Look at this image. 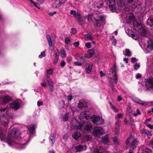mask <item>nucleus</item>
<instances>
[{
    "label": "nucleus",
    "mask_w": 153,
    "mask_h": 153,
    "mask_svg": "<svg viewBox=\"0 0 153 153\" xmlns=\"http://www.w3.org/2000/svg\"><path fill=\"white\" fill-rule=\"evenodd\" d=\"M123 116V114H119L117 115L116 116L118 118H121Z\"/></svg>",
    "instance_id": "56"
},
{
    "label": "nucleus",
    "mask_w": 153,
    "mask_h": 153,
    "mask_svg": "<svg viewBox=\"0 0 153 153\" xmlns=\"http://www.w3.org/2000/svg\"><path fill=\"white\" fill-rule=\"evenodd\" d=\"M110 105L111 108L114 112H117L118 111V110L116 109V107L113 106L111 103H110Z\"/></svg>",
    "instance_id": "42"
},
{
    "label": "nucleus",
    "mask_w": 153,
    "mask_h": 153,
    "mask_svg": "<svg viewBox=\"0 0 153 153\" xmlns=\"http://www.w3.org/2000/svg\"><path fill=\"white\" fill-rule=\"evenodd\" d=\"M9 133L8 132L7 134L8 135L7 137H4L2 131V128L0 127V138L2 140H3L5 142H6L8 144L10 145L9 142Z\"/></svg>",
    "instance_id": "14"
},
{
    "label": "nucleus",
    "mask_w": 153,
    "mask_h": 153,
    "mask_svg": "<svg viewBox=\"0 0 153 153\" xmlns=\"http://www.w3.org/2000/svg\"><path fill=\"white\" fill-rule=\"evenodd\" d=\"M58 58H55V59L53 62V64H54L55 65H56L57 64L58 61Z\"/></svg>",
    "instance_id": "61"
},
{
    "label": "nucleus",
    "mask_w": 153,
    "mask_h": 153,
    "mask_svg": "<svg viewBox=\"0 0 153 153\" xmlns=\"http://www.w3.org/2000/svg\"><path fill=\"white\" fill-rule=\"evenodd\" d=\"M81 133L79 132H76L72 135V137L75 140H77L80 137Z\"/></svg>",
    "instance_id": "26"
},
{
    "label": "nucleus",
    "mask_w": 153,
    "mask_h": 153,
    "mask_svg": "<svg viewBox=\"0 0 153 153\" xmlns=\"http://www.w3.org/2000/svg\"><path fill=\"white\" fill-rule=\"evenodd\" d=\"M37 105L39 106L40 105H42L43 104V103L42 102H40L39 101H38L37 102Z\"/></svg>",
    "instance_id": "64"
},
{
    "label": "nucleus",
    "mask_w": 153,
    "mask_h": 153,
    "mask_svg": "<svg viewBox=\"0 0 153 153\" xmlns=\"http://www.w3.org/2000/svg\"><path fill=\"white\" fill-rule=\"evenodd\" d=\"M65 65V63L64 61H62L60 65L62 67H64Z\"/></svg>",
    "instance_id": "62"
},
{
    "label": "nucleus",
    "mask_w": 153,
    "mask_h": 153,
    "mask_svg": "<svg viewBox=\"0 0 153 153\" xmlns=\"http://www.w3.org/2000/svg\"><path fill=\"white\" fill-rule=\"evenodd\" d=\"M104 134V131L103 128L100 127L96 126L94 128L92 135L94 137L98 138Z\"/></svg>",
    "instance_id": "7"
},
{
    "label": "nucleus",
    "mask_w": 153,
    "mask_h": 153,
    "mask_svg": "<svg viewBox=\"0 0 153 153\" xmlns=\"http://www.w3.org/2000/svg\"><path fill=\"white\" fill-rule=\"evenodd\" d=\"M119 9L120 10H124L125 8V3L124 0L120 1V4L118 6Z\"/></svg>",
    "instance_id": "24"
},
{
    "label": "nucleus",
    "mask_w": 153,
    "mask_h": 153,
    "mask_svg": "<svg viewBox=\"0 0 153 153\" xmlns=\"http://www.w3.org/2000/svg\"><path fill=\"white\" fill-rule=\"evenodd\" d=\"M70 13L74 15H76V12L74 10H71L70 12Z\"/></svg>",
    "instance_id": "59"
},
{
    "label": "nucleus",
    "mask_w": 153,
    "mask_h": 153,
    "mask_svg": "<svg viewBox=\"0 0 153 153\" xmlns=\"http://www.w3.org/2000/svg\"><path fill=\"white\" fill-rule=\"evenodd\" d=\"M113 77L114 78L113 81L115 83L117 84V75L116 74L114 75L113 76Z\"/></svg>",
    "instance_id": "43"
},
{
    "label": "nucleus",
    "mask_w": 153,
    "mask_h": 153,
    "mask_svg": "<svg viewBox=\"0 0 153 153\" xmlns=\"http://www.w3.org/2000/svg\"><path fill=\"white\" fill-rule=\"evenodd\" d=\"M104 150L100 146H98L96 148L94 151L95 153H104Z\"/></svg>",
    "instance_id": "28"
},
{
    "label": "nucleus",
    "mask_w": 153,
    "mask_h": 153,
    "mask_svg": "<svg viewBox=\"0 0 153 153\" xmlns=\"http://www.w3.org/2000/svg\"><path fill=\"white\" fill-rule=\"evenodd\" d=\"M56 135L53 134L49 138V142L51 144V146H53L55 143L56 140Z\"/></svg>",
    "instance_id": "20"
},
{
    "label": "nucleus",
    "mask_w": 153,
    "mask_h": 153,
    "mask_svg": "<svg viewBox=\"0 0 153 153\" xmlns=\"http://www.w3.org/2000/svg\"><path fill=\"white\" fill-rule=\"evenodd\" d=\"M146 126L151 129H153V125L149 124H146Z\"/></svg>",
    "instance_id": "50"
},
{
    "label": "nucleus",
    "mask_w": 153,
    "mask_h": 153,
    "mask_svg": "<svg viewBox=\"0 0 153 153\" xmlns=\"http://www.w3.org/2000/svg\"><path fill=\"white\" fill-rule=\"evenodd\" d=\"M85 18L87 19L88 20L91 19L93 22L94 26H95L100 27L104 22L105 20V17L103 16L98 15L95 13H92L86 15Z\"/></svg>",
    "instance_id": "2"
},
{
    "label": "nucleus",
    "mask_w": 153,
    "mask_h": 153,
    "mask_svg": "<svg viewBox=\"0 0 153 153\" xmlns=\"http://www.w3.org/2000/svg\"><path fill=\"white\" fill-rule=\"evenodd\" d=\"M60 56L62 58H65L66 56L65 51L63 49H62L60 50Z\"/></svg>",
    "instance_id": "30"
},
{
    "label": "nucleus",
    "mask_w": 153,
    "mask_h": 153,
    "mask_svg": "<svg viewBox=\"0 0 153 153\" xmlns=\"http://www.w3.org/2000/svg\"><path fill=\"white\" fill-rule=\"evenodd\" d=\"M109 83L110 84L111 88L113 90H114V87L113 82L111 81H109Z\"/></svg>",
    "instance_id": "57"
},
{
    "label": "nucleus",
    "mask_w": 153,
    "mask_h": 153,
    "mask_svg": "<svg viewBox=\"0 0 153 153\" xmlns=\"http://www.w3.org/2000/svg\"><path fill=\"white\" fill-rule=\"evenodd\" d=\"M137 113H134L133 114V115L134 116H136L139 114H140V112L138 109H137L136 110Z\"/></svg>",
    "instance_id": "46"
},
{
    "label": "nucleus",
    "mask_w": 153,
    "mask_h": 153,
    "mask_svg": "<svg viewBox=\"0 0 153 153\" xmlns=\"http://www.w3.org/2000/svg\"><path fill=\"white\" fill-rule=\"evenodd\" d=\"M108 140V135H106L102 137V140L101 142L102 143L105 144L106 143Z\"/></svg>",
    "instance_id": "31"
},
{
    "label": "nucleus",
    "mask_w": 153,
    "mask_h": 153,
    "mask_svg": "<svg viewBox=\"0 0 153 153\" xmlns=\"http://www.w3.org/2000/svg\"><path fill=\"white\" fill-rule=\"evenodd\" d=\"M138 141L133 137H130L127 140L126 144L129 146L130 150H133L135 149L138 145Z\"/></svg>",
    "instance_id": "4"
},
{
    "label": "nucleus",
    "mask_w": 153,
    "mask_h": 153,
    "mask_svg": "<svg viewBox=\"0 0 153 153\" xmlns=\"http://www.w3.org/2000/svg\"><path fill=\"white\" fill-rule=\"evenodd\" d=\"M87 147L85 145H79L75 147V150L76 152H80L86 149Z\"/></svg>",
    "instance_id": "18"
},
{
    "label": "nucleus",
    "mask_w": 153,
    "mask_h": 153,
    "mask_svg": "<svg viewBox=\"0 0 153 153\" xmlns=\"http://www.w3.org/2000/svg\"><path fill=\"white\" fill-rule=\"evenodd\" d=\"M113 141L114 142V143H115L116 144H118L119 142L118 140V139H117V138L116 137H114L113 139Z\"/></svg>",
    "instance_id": "48"
},
{
    "label": "nucleus",
    "mask_w": 153,
    "mask_h": 153,
    "mask_svg": "<svg viewBox=\"0 0 153 153\" xmlns=\"http://www.w3.org/2000/svg\"><path fill=\"white\" fill-rule=\"evenodd\" d=\"M130 36H131L133 39L137 40L138 39V37L137 36H136L134 34H130Z\"/></svg>",
    "instance_id": "45"
},
{
    "label": "nucleus",
    "mask_w": 153,
    "mask_h": 153,
    "mask_svg": "<svg viewBox=\"0 0 153 153\" xmlns=\"http://www.w3.org/2000/svg\"><path fill=\"white\" fill-rule=\"evenodd\" d=\"M127 112L129 113H131L132 112V110L130 107H128L127 108Z\"/></svg>",
    "instance_id": "58"
},
{
    "label": "nucleus",
    "mask_w": 153,
    "mask_h": 153,
    "mask_svg": "<svg viewBox=\"0 0 153 153\" xmlns=\"http://www.w3.org/2000/svg\"><path fill=\"white\" fill-rule=\"evenodd\" d=\"M79 42L78 41L75 42L74 44V45L75 47H78L79 45Z\"/></svg>",
    "instance_id": "60"
},
{
    "label": "nucleus",
    "mask_w": 153,
    "mask_h": 153,
    "mask_svg": "<svg viewBox=\"0 0 153 153\" xmlns=\"http://www.w3.org/2000/svg\"><path fill=\"white\" fill-rule=\"evenodd\" d=\"M53 70L52 69L47 70L46 71L47 75H52L53 74Z\"/></svg>",
    "instance_id": "39"
},
{
    "label": "nucleus",
    "mask_w": 153,
    "mask_h": 153,
    "mask_svg": "<svg viewBox=\"0 0 153 153\" xmlns=\"http://www.w3.org/2000/svg\"><path fill=\"white\" fill-rule=\"evenodd\" d=\"M45 51H44L43 52H42L39 55V57L40 58H42L44 57L45 56Z\"/></svg>",
    "instance_id": "49"
},
{
    "label": "nucleus",
    "mask_w": 153,
    "mask_h": 153,
    "mask_svg": "<svg viewBox=\"0 0 153 153\" xmlns=\"http://www.w3.org/2000/svg\"><path fill=\"white\" fill-rule=\"evenodd\" d=\"M72 128L76 130H80L85 133H89L91 132L92 129V126L90 123L86 125L83 129L84 126L82 124L77 123L75 125H73Z\"/></svg>",
    "instance_id": "3"
},
{
    "label": "nucleus",
    "mask_w": 153,
    "mask_h": 153,
    "mask_svg": "<svg viewBox=\"0 0 153 153\" xmlns=\"http://www.w3.org/2000/svg\"><path fill=\"white\" fill-rule=\"evenodd\" d=\"M147 24L150 27H153V17H150L148 19Z\"/></svg>",
    "instance_id": "22"
},
{
    "label": "nucleus",
    "mask_w": 153,
    "mask_h": 153,
    "mask_svg": "<svg viewBox=\"0 0 153 153\" xmlns=\"http://www.w3.org/2000/svg\"><path fill=\"white\" fill-rule=\"evenodd\" d=\"M86 106V103L84 101H79L77 107L79 108H84Z\"/></svg>",
    "instance_id": "27"
},
{
    "label": "nucleus",
    "mask_w": 153,
    "mask_h": 153,
    "mask_svg": "<svg viewBox=\"0 0 153 153\" xmlns=\"http://www.w3.org/2000/svg\"><path fill=\"white\" fill-rule=\"evenodd\" d=\"M140 65L139 64H138L137 63H136L134 65L133 67L134 68V69L135 70H137L138 69H139L140 67Z\"/></svg>",
    "instance_id": "41"
},
{
    "label": "nucleus",
    "mask_w": 153,
    "mask_h": 153,
    "mask_svg": "<svg viewBox=\"0 0 153 153\" xmlns=\"http://www.w3.org/2000/svg\"><path fill=\"white\" fill-rule=\"evenodd\" d=\"M93 2L94 7H95L100 8L103 7V4L102 0H92Z\"/></svg>",
    "instance_id": "15"
},
{
    "label": "nucleus",
    "mask_w": 153,
    "mask_h": 153,
    "mask_svg": "<svg viewBox=\"0 0 153 153\" xmlns=\"http://www.w3.org/2000/svg\"><path fill=\"white\" fill-rule=\"evenodd\" d=\"M135 9H138V12H140L142 11V8L140 7V5L137 6Z\"/></svg>",
    "instance_id": "52"
},
{
    "label": "nucleus",
    "mask_w": 153,
    "mask_h": 153,
    "mask_svg": "<svg viewBox=\"0 0 153 153\" xmlns=\"http://www.w3.org/2000/svg\"><path fill=\"white\" fill-rule=\"evenodd\" d=\"M46 37L49 46L50 47H51L54 44V40L52 39L51 36L49 35H47Z\"/></svg>",
    "instance_id": "17"
},
{
    "label": "nucleus",
    "mask_w": 153,
    "mask_h": 153,
    "mask_svg": "<svg viewBox=\"0 0 153 153\" xmlns=\"http://www.w3.org/2000/svg\"><path fill=\"white\" fill-rule=\"evenodd\" d=\"M74 64L76 65L79 66H81L82 65V64L79 61L74 62Z\"/></svg>",
    "instance_id": "54"
},
{
    "label": "nucleus",
    "mask_w": 153,
    "mask_h": 153,
    "mask_svg": "<svg viewBox=\"0 0 153 153\" xmlns=\"http://www.w3.org/2000/svg\"><path fill=\"white\" fill-rule=\"evenodd\" d=\"M107 4L110 10L111 11L115 12L117 10V7L115 0H108Z\"/></svg>",
    "instance_id": "11"
},
{
    "label": "nucleus",
    "mask_w": 153,
    "mask_h": 153,
    "mask_svg": "<svg viewBox=\"0 0 153 153\" xmlns=\"http://www.w3.org/2000/svg\"><path fill=\"white\" fill-rule=\"evenodd\" d=\"M10 100L9 95L4 94H1L0 93V105H3L8 103Z\"/></svg>",
    "instance_id": "12"
},
{
    "label": "nucleus",
    "mask_w": 153,
    "mask_h": 153,
    "mask_svg": "<svg viewBox=\"0 0 153 153\" xmlns=\"http://www.w3.org/2000/svg\"><path fill=\"white\" fill-rule=\"evenodd\" d=\"M92 137L90 135H86L85 137V139L87 141H89L92 139Z\"/></svg>",
    "instance_id": "44"
},
{
    "label": "nucleus",
    "mask_w": 153,
    "mask_h": 153,
    "mask_svg": "<svg viewBox=\"0 0 153 153\" xmlns=\"http://www.w3.org/2000/svg\"><path fill=\"white\" fill-rule=\"evenodd\" d=\"M142 153H152V152L149 148H145L143 150Z\"/></svg>",
    "instance_id": "34"
},
{
    "label": "nucleus",
    "mask_w": 153,
    "mask_h": 153,
    "mask_svg": "<svg viewBox=\"0 0 153 153\" xmlns=\"http://www.w3.org/2000/svg\"><path fill=\"white\" fill-rule=\"evenodd\" d=\"M137 61V59L135 57H132L131 58V62L134 63Z\"/></svg>",
    "instance_id": "55"
},
{
    "label": "nucleus",
    "mask_w": 153,
    "mask_h": 153,
    "mask_svg": "<svg viewBox=\"0 0 153 153\" xmlns=\"http://www.w3.org/2000/svg\"><path fill=\"white\" fill-rule=\"evenodd\" d=\"M6 111V114H7H7L9 113V111H10L9 108H8V106H7V107L4 108H1L0 109V111L1 112H4L5 111Z\"/></svg>",
    "instance_id": "35"
},
{
    "label": "nucleus",
    "mask_w": 153,
    "mask_h": 153,
    "mask_svg": "<svg viewBox=\"0 0 153 153\" xmlns=\"http://www.w3.org/2000/svg\"><path fill=\"white\" fill-rule=\"evenodd\" d=\"M76 33V29L75 28H72L71 29V35L74 34Z\"/></svg>",
    "instance_id": "51"
},
{
    "label": "nucleus",
    "mask_w": 153,
    "mask_h": 153,
    "mask_svg": "<svg viewBox=\"0 0 153 153\" xmlns=\"http://www.w3.org/2000/svg\"><path fill=\"white\" fill-rule=\"evenodd\" d=\"M133 28L134 30L138 31V33L141 35H145L146 34L145 30L142 27L141 25L137 21H134Z\"/></svg>",
    "instance_id": "5"
},
{
    "label": "nucleus",
    "mask_w": 153,
    "mask_h": 153,
    "mask_svg": "<svg viewBox=\"0 0 153 153\" xmlns=\"http://www.w3.org/2000/svg\"><path fill=\"white\" fill-rule=\"evenodd\" d=\"M94 54L93 49H89L88 51V53L85 54V56L87 58H89L92 56Z\"/></svg>",
    "instance_id": "23"
},
{
    "label": "nucleus",
    "mask_w": 153,
    "mask_h": 153,
    "mask_svg": "<svg viewBox=\"0 0 153 153\" xmlns=\"http://www.w3.org/2000/svg\"><path fill=\"white\" fill-rule=\"evenodd\" d=\"M126 16L127 18L129 19L130 21L134 17L133 14L131 13H128Z\"/></svg>",
    "instance_id": "32"
},
{
    "label": "nucleus",
    "mask_w": 153,
    "mask_h": 153,
    "mask_svg": "<svg viewBox=\"0 0 153 153\" xmlns=\"http://www.w3.org/2000/svg\"><path fill=\"white\" fill-rule=\"evenodd\" d=\"M25 127L27 128L30 131L29 133H27L25 136L22 135V136H19V131L16 128H14L10 131V135L17 138L18 142H16L15 145L19 149H23L26 147V144L29 140L30 138L31 137V135H30V134L31 133H33L35 128V126L33 125L30 126L29 128L26 126H25Z\"/></svg>",
    "instance_id": "1"
},
{
    "label": "nucleus",
    "mask_w": 153,
    "mask_h": 153,
    "mask_svg": "<svg viewBox=\"0 0 153 153\" xmlns=\"http://www.w3.org/2000/svg\"><path fill=\"white\" fill-rule=\"evenodd\" d=\"M65 0H60V1H56L54 3V4H59V5L65 3Z\"/></svg>",
    "instance_id": "38"
},
{
    "label": "nucleus",
    "mask_w": 153,
    "mask_h": 153,
    "mask_svg": "<svg viewBox=\"0 0 153 153\" xmlns=\"http://www.w3.org/2000/svg\"><path fill=\"white\" fill-rule=\"evenodd\" d=\"M93 123L97 125H100L103 124L104 120L102 117L96 115H93L91 117Z\"/></svg>",
    "instance_id": "8"
},
{
    "label": "nucleus",
    "mask_w": 153,
    "mask_h": 153,
    "mask_svg": "<svg viewBox=\"0 0 153 153\" xmlns=\"http://www.w3.org/2000/svg\"><path fill=\"white\" fill-rule=\"evenodd\" d=\"M132 100L134 102L142 105L146 106L148 104V102L141 100L136 97L133 98Z\"/></svg>",
    "instance_id": "16"
},
{
    "label": "nucleus",
    "mask_w": 153,
    "mask_h": 153,
    "mask_svg": "<svg viewBox=\"0 0 153 153\" xmlns=\"http://www.w3.org/2000/svg\"><path fill=\"white\" fill-rule=\"evenodd\" d=\"M10 109H13L15 111H16L19 109L22 105V101L20 100H12L10 97Z\"/></svg>",
    "instance_id": "6"
},
{
    "label": "nucleus",
    "mask_w": 153,
    "mask_h": 153,
    "mask_svg": "<svg viewBox=\"0 0 153 153\" xmlns=\"http://www.w3.org/2000/svg\"><path fill=\"white\" fill-rule=\"evenodd\" d=\"M68 117V115L67 114H66L62 116V120L64 121H67Z\"/></svg>",
    "instance_id": "33"
},
{
    "label": "nucleus",
    "mask_w": 153,
    "mask_h": 153,
    "mask_svg": "<svg viewBox=\"0 0 153 153\" xmlns=\"http://www.w3.org/2000/svg\"><path fill=\"white\" fill-rule=\"evenodd\" d=\"M70 41V40L68 37L66 38L65 39V42L66 44H68Z\"/></svg>",
    "instance_id": "53"
},
{
    "label": "nucleus",
    "mask_w": 153,
    "mask_h": 153,
    "mask_svg": "<svg viewBox=\"0 0 153 153\" xmlns=\"http://www.w3.org/2000/svg\"><path fill=\"white\" fill-rule=\"evenodd\" d=\"M148 45L147 49L148 51H151L153 50V41L151 40H149L148 41Z\"/></svg>",
    "instance_id": "21"
},
{
    "label": "nucleus",
    "mask_w": 153,
    "mask_h": 153,
    "mask_svg": "<svg viewBox=\"0 0 153 153\" xmlns=\"http://www.w3.org/2000/svg\"><path fill=\"white\" fill-rule=\"evenodd\" d=\"M120 122H121L119 120H118L116 122L115 125V131H116L115 134L116 135L118 134L119 133L120 125Z\"/></svg>",
    "instance_id": "19"
},
{
    "label": "nucleus",
    "mask_w": 153,
    "mask_h": 153,
    "mask_svg": "<svg viewBox=\"0 0 153 153\" xmlns=\"http://www.w3.org/2000/svg\"><path fill=\"white\" fill-rule=\"evenodd\" d=\"M125 51L126 53L124 54L125 56H130L131 55V52L128 49H126Z\"/></svg>",
    "instance_id": "37"
},
{
    "label": "nucleus",
    "mask_w": 153,
    "mask_h": 153,
    "mask_svg": "<svg viewBox=\"0 0 153 153\" xmlns=\"http://www.w3.org/2000/svg\"><path fill=\"white\" fill-rule=\"evenodd\" d=\"M92 66V65H90L86 69V72L87 73L89 74L91 71Z\"/></svg>",
    "instance_id": "36"
},
{
    "label": "nucleus",
    "mask_w": 153,
    "mask_h": 153,
    "mask_svg": "<svg viewBox=\"0 0 153 153\" xmlns=\"http://www.w3.org/2000/svg\"><path fill=\"white\" fill-rule=\"evenodd\" d=\"M10 118V113L5 115H2L0 117V121L1 123L4 126H6L9 122Z\"/></svg>",
    "instance_id": "10"
},
{
    "label": "nucleus",
    "mask_w": 153,
    "mask_h": 153,
    "mask_svg": "<svg viewBox=\"0 0 153 153\" xmlns=\"http://www.w3.org/2000/svg\"><path fill=\"white\" fill-rule=\"evenodd\" d=\"M84 38L85 40H92L94 39L93 36L91 34H86L84 36Z\"/></svg>",
    "instance_id": "29"
},
{
    "label": "nucleus",
    "mask_w": 153,
    "mask_h": 153,
    "mask_svg": "<svg viewBox=\"0 0 153 153\" xmlns=\"http://www.w3.org/2000/svg\"><path fill=\"white\" fill-rule=\"evenodd\" d=\"M55 58H58L59 56V51L57 49L55 51Z\"/></svg>",
    "instance_id": "40"
},
{
    "label": "nucleus",
    "mask_w": 153,
    "mask_h": 153,
    "mask_svg": "<svg viewBox=\"0 0 153 153\" xmlns=\"http://www.w3.org/2000/svg\"><path fill=\"white\" fill-rule=\"evenodd\" d=\"M145 85L148 90L153 92V78L147 79L146 81Z\"/></svg>",
    "instance_id": "13"
},
{
    "label": "nucleus",
    "mask_w": 153,
    "mask_h": 153,
    "mask_svg": "<svg viewBox=\"0 0 153 153\" xmlns=\"http://www.w3.org/2000/svg\"><path fill=\"white\" fill-rule=\"evenodd\" d=\"M85 46L87 48H90L91 47V43L89 42L86 43L85 44Z\"/></svg>",
    "instance_id": "47"
},
{
    "label": "nucleus",
    "mask_w": 153,
    "mask_h": 153,
    "mask_svg": "<svg viewBox=\"0 0 153 153\" xmlns=\"http://www.w3.org/2000/svg\"><path fill=\"white\" fill-rule=\"evenodd\" d=\"M142 77L141 75L140 74H138L136 76V78L137 79H138Z\"/></svg>",
    "instance_id": "63"
},
{
    "label": "nucleus",
    "mask_w": 153,
    "mask_h": 153,
    "mask_svg": "<svg viewBox=\"0 0 153 153\" xmlns=\"http://www.w3.org/2000/svg\"><path fill=\"white\" fill-rule=\"evenodd\" d=\"M89 112L87 111H85L80 113L79 116V118L80 120V124H84L88 119V117L90 116L89 114Z\"/></svg>",
    "instance_id": "9"
},
{
    "label": "nucleus",
    "mask_w": 153,
    "mask_h": 153,
    "mask_svg": "<svg viewBox=\"0 0 153 153\" xmlns=\"http://www.w3.org/2000/svg\"><path fill=\"white\" fill-rule=\"evenodd\" d=\"M45 80L47 81L48 82V84L49 86L53 85V82L52 81L51 79L50 78V76L48 75H46L45 78L44 79V81L45 82Z\"/></svg>",
    "instance_id": "25"
}]
</instances>
